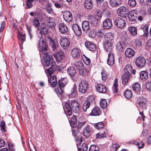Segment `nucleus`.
I'll return each mask as SVG.
<instances>
[{
	"label": "nucleus",
	"mask_w": 151,
	"mask_h": 151,
	"mask_svg": "<svg viewBox=\"0 0 151 151\" xmlns=\"http://www.w3.org/2000/svg\"><path fill=\"white\" fill-rule=\"evenodd\" d=\"M99 147L95 145H91L89 149V151H99Z\"/></svg>",
	"instance_id": "obj_49"
},
{
	"label": "nucleus",
	"mask_w": 151,
	"mask_h": 151,
	"mask_svg": "<svg viewBox=\"0 0 151 151\" xmlns=\"http://www.w3.org/2000/svg\"><path fill=\"white\" fill-rule=\"evenodd\" d=\"M134 53V51L131 48H127L125 52L126 56L129 58L132 57Z\"/></svg>",
	"instance_id": "obj_21"
},
{
	"label": "nucleus",
	"mask_w": 151,
	"mask_h": 151,
	"mask_svg": "<svg viewBox=\"0 0 151 151\" xmlns=\"http://www.w3.org/2000/svg\"><path fill=\"white\" fill-rule=\"evenodd\" d=\"M100 106L101 108L104 109L107 106V103L105 99H101L100 102Z\"/></svg>",
	"instance_id": "obj_45"
},
{
	"label": "nucleus",
	"mask_w": 151,
	"mask_h": 151,
	"mask_svg": "<svg viewBox=\"0 0 151 151\" xmlns=\"http://www.w3.org/2000/svg\"><path fill=\"white\" fill-rule=\"evenodd\" d=\"M128 4L130 6L134 7L136 5V2L135 0H129L128 1Z\"/></svg>",
	"instance_id": "obj_58"
},
{
	"label": "nucleus",
	"mask_w": 151,
	"mask_h": 151,
	"mask_svg": "<svg viewBox=\"0 0 151 151\" xmlns=\"http://www.w3.org/2000/svg\"><path fill=\"white\" fill-rule=\"evenodd\" d=\"M40 24L39 20L35 18L33 21L32 24L36 28L39 27Z\"/></svg>",
	"instance_id": "obj_50"
},
{
	"label": "nucleus",
	"mask_w": 151,
	"mask_h": 151,
	"mask_svg": "<svg viewBox=\"0 0 151 151\" xmlns=\"http://www.w3.org/2000/svg\"><path fill=\"white\" fill-rule=\"evenodd\" d=\"M61 87L59 86L58 87H57L56 88L55 91L57 94L58 95H60L62 94L63 92V91Z\"/></svg>",
	"instance_id": "obj_55"
},
{
	"label": "nucleus",
	"mask_w": 151,
	"mask_h": 151,
	"mask_svg": "<svg viewBox=\"0 0 151 151\" xmlns=\"http://www.w3.org/2000/svg\"><path fill=\"white\" fill-rule=\"evenodd\" d=\"M114 63V54L112 52H109L108 54V58L107 60L108 64L111 66L113 65Z\"/></svg>",
	"instance_id": "obj_18"
},
{
	"label": "nucleus",
	"mask_w": 151,
	"mask_h": 151,
	"mask_svg": "<svg viewBox=\"0 0 151 151\" xmlns=\"http://www.w3.org/2000/svg\"><path fill=\"white\" fill-rule=\"evenodd\" d=\"M146 61L143 57L139 56L137 57L135 63L137 67L142 68L145 64Z\"/></svg>",
	"instance_id": "obj_6"
},
{
	"label": "nucleus",
	"mask_w": 151,
	"mask_h": 151,
	"mask_svg": "<svg viewBox=\"0 0 151 151\" xmlns=\"http://www.w3.org/2000/svg\"><path fill=\"white\" fill-rule=\"evenodd\" d=\"M91 105L90 102L88 101H86L84 102L82 106V109L84 112H86L88 109L90 107Z\"/></svg>",
	"instance_id": "obj_34"
},
{
	"label": "nucleus",
	"mask_w": 151,
	"mask_h": 151,
	"mask_svg": "<svg viewBox=\"0 0 151 151\" xmlns=\"http://www.w3.org/2000/svg\"><path fill=\"white\" fill-rule=\"evenodd\" d=\"M146 87L148 90L151 91V83L147 82L146 84Z\"/></svg>",
	"instance_id": "obj_63"
},
{
	"label": "nucleus",
	"mask_w": 151,
	"mask_h": 151,
	"mask_svg": "<svg viewBox=\"0 0 151 151\" xmlns=\"http://www.w3.org/2000/svg\"><path fill=\"white\" fill-rule=\"evenodd\" d=\"M48 22L49 26L50 28H52L55 25V23L54 19L49 17L47 20Z\"/></svg>",
	"instance_id": "obj_41"
},
{
	"label": "nucleus",
	"mask_w": 151,
	"mask_h": 151,
	"mask_svg": "<svg viewBox=\"0 0 151 151\" xmlns=\"http://www.w3.org/2000/svg\"><path fill=\"white\" fill-rule=\"evenodd\" d=\"M55 58L57 62H59L61 60L64 58V53L62 52H57L55 55Z\"/></svg>",
	"instance_id": "obj_27"
},
{
	"label": "nucleus",
	"mask_w": 151,
	"mask_h": 151,
	"mask_svg": "<svg viewBox=\"0 0 151 151\" xmlns=\"http://www.w3.org/2000/svg\"><path fill=\"white\" fill-rule=\"evenodd\" d=\"M133 90L135 91L138 92L141 89V86L140 84L138 83H135L132 86Z\"/></svg>",
	"instance_id": "obj_43"
},
{
	"label": "nucleus",
	"mask_w": 151,
	"mask_h": 151,
	"mask_svg": "<svg viewBox=\"0 0 151 151\" xmlns=\"http://www.w3.org/2000/svg\"><path fill=\"white\" fill-rule=\"evenodd\" d=\"M89 87L88 82L86 80H82L79 83L78 90L79 92L83 93H85Z\"/></svg>",
	"instance_id": "obj_2"
},
{
	"label": "nucleus",
	"mask_w": 151,
	"mask_h": 151,
	"mask_svg": "<svg viewBox=\"0 0 151 151\" xmlns=\"http://www.w3.org/2000/svg\"><path fill=\"white\" fill-rule=\"evenodd\" d=\"M140 77L143 81L146 80L148 77V73L145 71H141L140 74Z\"/></svg>",
	"instance_id": "obj_32"
},
{
	"label": "nucleus",
	"mask_w": 151,
	"mask_h": 151,
	"mask_svg": "<svg viewBox=\"0 0 151 151\" xmlns=\"http://www.w3.org/2000/svg\"><path fill=\"white\" fill-rule=\"evenodd\" d=\"M88 19L89 21L92 24H96L99 21L97 17L91 15H88Z\"/></svg>",
	"instance_id": "obj_24"
},
{
	"label": "nucleus",
	"mask_w": 151,
	"mask_h": 151,
	"mask_svg": "<svg viewBox=\"0 0 151 151\" xmlns=\"http://www.w3.org/2000/svg\"><path fill=\"white\" fill-rule=\"evenodd\" d=\"M45 62L46 65L47 67H48L49 66L51 65V64L52 65L53 64H54V65H55V62L54 61H51L50 60V61L48 60H45Z\"/></svg>",
	"instance_id": "obj_60"
},
{
	"label": "nucleus",
	"mask_w": 151,
	"mask_h": 151,
	"mask_svg": "<svg viewBox=\"0 0 151 151\" xmlns=\"http://www.w3.org/2000/svg\"><path fill=\"white\" fill-rule=\"evenodd\" d=\"M124 95L125 97L128 99H130L132 96V91L129 90H126L124 92Z\"/></svg>",
	"instance_id": "obj_40"
},
{
	"label": "nucleus",
	"mask_w": 151,
	"mask_h": 151,
	"mask_svg": "<svg viewBox=\"0 0 151 151\" xmlns=\"http://www.w3.org/2000/svg\"><path fill=\"white\" fill-rule=\"evenodd\" d=\"M129 30L130 33L133 35H135L137 34V30L135 27H130L129 28Z\"/></svg>",
	"instance_id": "obj_47"
},
{
	"label": "nucleus",
	"mask_w": 151,
	"mask_h": 151,
	"mask_svg": "<svg viewBox=\"0 0 151 151\" xmlns=\"http://www.w3.org/2000/svg\"><path fill=\"white\" fill-rule=\"evenodd\" d=\"M38 30L39 32H37V34L39 38H42L43 34L46 35L48 32V29L46 24L43 23H41L40 28H38Z\"/></svg>",
	"instance_id": "obj_3"
},
{
	"label": "nucleus",
	"mask_w": 151,
	"mask_h": 151,
	"mask_svg": "<svg viewBox=\"0 0 151 151\" xmlns=\"http://www.w3.org/2000/svg\"><path fill=\"white\" fill-rule=\"evenodd\" d=\"M8 146L9 150L10 151H14V146L12 143L11 142H9L8 144Z\"/></svg>",
	"instance_id": "obj_64"
},
{
	"label": "nucleus",
	"mask_w": 151,
	"mask_h": 151,
	"mask_svg": "<svg viewBox=\"0 0 151 151\" xmlns=\"http://www.w3.org/2000/svg\"><path fill=\"white\" fill-rule=\"evenodd\" d=\"M56 70V66L54 64H52L49 68L45 70V71L47 76H50L53 74L54 71Z\"/></svg>",
	"instance_id": "obj_17"
},
{
	"label": "nucleus",
	"mask_w": 151,
	"mask_h": 151,
	"mask_svg": "<svg viewBox=\"0 0 151 151\" xmlns=\"http://www.w3.org/2000/svg\"><path fill=\"white\" fill-rule=\"evenodd\" d=\"M118 79L117 78H116L115 80V83L113 84L112 88L113 91L115 93H116L118 91Z\"/></svg>",
	"instance_id": "obj_46"
},
{
	"label": "nucleus",
	"mask_w": 151,
	"mask_h": 151,
	"mask_svg": "<svg viewBox=\"0 0 151 151\" xmlns=\"http://www.w3.org/2000/svg\"><path fill=\"white\" fill-rule=\"evenodd\" d=\"M124 70V74L130 76L132 73L134 75L135 74V70H133L132 66L128 64L126 65Z\"/></svg>",
	"instance_id": "obj_5"
},
{
	"label": "nucleus",
	"mask_w": 151,
	"mask_h": 151,
	"mask_svg": "<svg viewBox=\"0 0 151 151\" xmlns=\"http://www.w3.org/2000/svg\"><path fill=\"white\" fill-rule=\"evenodd\" d=\"M146 100L144 98H140L138 101V106L139 108L145 109L146 107Z\"/></svg>",
	"instance_id": "obj_26"
},
{
	"label": "nucleus",
	"mask_w": 151,
	"mask_h": 151,
	"mask_svg": "<svg viewBox=\"0 0 151 151\" xmlns=\"http://www.w3.org/2000/svg\"><path fill=\"white\" fill-rule=\"evenodd\" d=\"M96 35V30L94 29H92L90 31L89 34V37L91 38L94 37Z\"/></svg>",
	"instance_id": "obj_52"
},
{
	"label": "nucleus",
	"mask_w": 151,
	"mask_h": 151,
	"mask_svg": "<svg viewBox=\"0 0 151 151\" xmlns=\"http://www.w3.org/2000/svg\"><path fill=\"white\" fill-rule=\"evenodd\" d=\"M101 114L100 109L98 106L95 107L92 110L91 115L92 116H98Z\"/></svg>",
	"instance_id": "obj_22"
},
{
	"label": "nucleus",
	"mask_w": 151,
	"mask_h": 151,
	"mask_svg": "<svg viewBox=\"0 0 151 151\" xmlns=\"http://www.w3.org/2000/svg\"><path fill=\"white\" fill-rule=\"evenodd\" d=\"M113 42L111 41H106L104 43V50L106 51L109 52H112V44Z\"/></svg>",
	"instance_id": "obj_13"
},
{
	"label": "nucleus",
	"mask_w": 151,
	"mask_h": 151,
	"mask_svg": "<svg viewBox=\"0 0 151 151\" xmlns=\"http://www.w3.org/2000/svg\"><path fill=\"white\" fill-rule=\"evenodd\" d=\"M67 72L68 74L71 76H74L76 73V70L74 67H69L68 68Z\"/></svg>",
	"instance_id": "obj_33"
},
{
	"label": "nucleus",
	"mask_w": 151,
	"mask_h": 151,
	"mask_svg": "<svg viewBox=\"0 0 151 151\" xmlns=\"http://www.w3.org/2000/svg\"><path fill=\"white\" fill-rule=\"evenodd\" d=\"M64 111L67 112L68 115L70 116L72 114V111L75 113L78 114L80 111V109L79 103L75 100H72L70 104L65 103L63 107Z\"/></svg>",
	"instance_id": "obj_1"
},
{
	"label": "nucleus",
	"mask_w": 151,
	"mask_h": 151,
	"mask_svg": "<svg viewBox=\"0 0 151 151\" xmlns=\"http://www.w3.org/2000/svg\"><path fill=\"white\" fill-rule=\"evenodd\" d=\"M48 81L52 87H55L57 84L56 77L55 76H50L48 78Z\"/></svg>",
	"instance_id": "obj_20"
},
{
	"label": "nucleus",
	"mask_w": 151,
	"mask_h": 151,
	"mask_svg": "<svg viewBox=\"0 0 151 151\" xmlns=\"http://www.w3.org/2000/svg\"><path fill=\"white\" fill-rule=\"evenodd\" d=\"M92 0H85L83 5L84 7L88 9H91L93 7Z\"/></svg>",
	"instance_id": "obj_23"
},
{
	"label": "nucleus",
	"mask_w": 151,
	"mask_h": 151,
	"mask_svg": "<svg viewBox=\"0 0 151 151\" xmlns=\"http://www.w3.org/2000/svg\"><path fill=\"white\" fill-rule=\"evenodd\" d=\"M114 35L111 32H108L105 35V39L106 41L114 42Z\"/></svg>",
	"instance_id": "obj_25"
},
{
	"label": "nucleus",
	"mask_w": 151,
	"mask_h": 151,
	"mask_svg": "<svg viewBox=\"0 0 151 151\" xmlns=\"http://www.w3.org/2000/svg\"><path fill=\"white\" fill-rule=\"evenodd\" d=\"M54 2V6L57 8H63V7L65 6L64 4L63 3L60 2V3H58L59 2Z\"/></svg>",
	"instance_id": "obj_48"
},
{
	"label": "nucleus",
	"mask_w": 151,
	"mask_h": 151,
	"mask_svg": "<svg viewBox=\"0 0 151 151\" xmlns=\"http://www.w3.org/2000/svg\"><path fill=\"white\" fill-rule=\"evenodd\" d=\"M102 79L104 81H106L108 78L107 75L104 73L102 72L101 73Z\"/></svg>",
	"instance_id": "obj_62"
},
{
	"label": "nucleus",
	"mask_w": 151,
	"mask_h": 151,
	"mask_svg": "<svg viewBox=\"0 0 151 151\" xmlns=\"http://www.w3.org/2000/svg\"><path fill=\"white\" fill-rule=\"evenodd\" d=\"M85 45L88 50L92 51H95L96 48V45L92 42L87 41L85 43Z\"/></svg>",
	"instance_id": "obj_11"
},
{
	"label": "nucleus",
	"mask_w": 151,
	"mask_h": 151,
	"mask_svg": "<svg viewBox=\"0 0 151 151\" xmlns=\"http://www.w3.org/2000/svg\"><path fill=\"white\" fill-rule=\"evenodd\" d=\"M40 38V40L38 43V47L40 50L45 51L47 50V46L46 42L42 40V38Z\"/></svg>",
	"instance_id": "obj_12"
},
{
	"label": "nucleus",
	"mask_w": 151,
	"mask_h": 151,
	"mask_svg": "<svg viewBox=\"0 0 151 151\" xmlns=\"http://www.w3.org/2000/svg\"><path fill=\"white\" fill-rule=\"evenodd\" d=\"M127 9V8L125 6H121L117 9V14L119 16H121V14H125Z\"/></svg>",
	"instance_id": "obj_30"
},
{
	"label": "nucleus",
	"mask_w": 151,
	"mask_h": 151,
	"mask_svg": "<svg viewBox=\"0 0 151 151\" xmlns=\"http://www.w3.org/2000/svg\"><path fill=\"white\" fill-rule=\"evenodd\" d=\"M74 65L78 70L82 69L84 67V64L83 63L80 61L75 62Z\"/></svg>",
	"instance_id": "obj_38"
},
{
	"label": "nucleus",
	"mask_w": 151,
	"mask_h": 151,
	"mask_svg": "<svg viewBox=\"0 0 151 151\" xmlns=\"http://www.w3.org/2000/svg\"><path fill=\"white\" fill-rule=\"evenodd\" d=\"M132 144L137 145L139 149L142 148L144 146V144L142 142H139L137 140L132 141L130 142Z\"/></svg>",
	"instance_id": "obj_36"
},
{
	"label": "nucleus",
	"mask_w": 151,
	"mask_h": 151,
	"mask_svg": "<svg viewBox=\"0 0 151 151\" xmlns=\"http://www.w3.org/2000/svg\"><path fill=\"white\" fill-rule=\"evenodd\" d=\"M26 35L25 34H19L18 35V38L19 40H21L22 42L25 40Z\"/></svg>",
	"instance_id": "obj_56"
},
{
	"label": "nucleus",
	"mask_w": 151,
	"mask_h": 151,
	"mask_svg": "<svg viewBox=\"0 0 151 151\" xmlns=\"http://www.w3.org/2000/svg\"><path fill=\"white\" fill-rule=\"evenodd\" d=\"M94 126L97 129L102 128L104 127V124L102 122H99L95 124Z\"/></svg>",
	"instance_id": "obj_53"
},
{
	"label": "nucleus",
	"mask_w": 151,
	"mask_h": 151,
	"mask_svg": "<svg viewBox=\"0 0 151 151\" xmlns=\"http://www.w3.org/2000/svg\"><path fill=\"white\" fill-rule=\"evenodd\" d=\"M58 26L59 31L61 33L65 34L68 31V27L66 24L64 23H59Z\"/></svg>",
	"instance_id": "obj_15"
},
{
	"label": "nucleus",
	"mask_w": 151,
	"mask_h": 151,
	"mask_svg": "<svg viewBox=\"0 0 151 151\" xmlns=\"http://www.w3.org/2000/svg\"><path fill=\"white\" fill-rule=\"evenodd\" d=\"M78 70H79V74L81 75L84 76L85 75L86 73V70L84 68V67L82 69H79Z\"/></svg>",
	"instance_id": "obj_59"
},
{
	"label": "nucleus",
	"mask_w": 151,
	"mask_h": 151,
	"mask_svg": "<svg viewBox=\"0 0 151 151\" xmlns=\"http://www.w3.org/2000/svg\"><path fill=\"white\" fill-rule=\"evenodd\" d=\"M82 27L83 30L87 31L90 29L89 23L87 21H84L82 23Z\"/></svg>",
	"instance_id": "obj_31"
},
{
	"label": "nucleus",
	"mask_w": 151,
	"mask_h": 151,
	"mask_svg": "<svg viewBox=\"0 0 151 151\" xmlns=\"http://www.w3.org/2000/svg\"><path fill=\"white\" fill-rule=\"evenodd\" d=\"M130 76L124 74L122 77V83L123 84H126L128 82Z\"/></svg>",
	"instance_id": "obj_37"
},
{
	"label": "nucleus",
	"mask_w": 151,
	"mask_h": 151,
	"mask_svg": "<svg viewBox=\"0 0 151 151\" xmlns=\"http://www.w3.org/2000/svg\"><path fill=\"white\" fill-rule=\"evenodd\" d=\"M97 91L101 93H105L107 91L106 86L103 84H97L95 86Z\"/></svg>",
	"instance_id": "obj_14"
},
{
	"label": "nucleus",
	"mask_w": 151,
	"mask_h": 151,
	"mask_svg": "<svg viewBox=\"0 0 151 151\" xmlns=\"http://www.w3.org/2000/svg\"><path fill=\"white\" fill-rule=\"evenodd\" d=\"M0 126L1 128V130L3 132H5V123L3 121H1L0 123Z\"/></svg>",
	"instance_id": "obj_57"
},
{
	"label": "nucleus",
	"mask_w": 151,
	"mask_h": 151,
	"mask_svg": "<svg viewBox=\"0 0 151 151\" xmlns=\"http://www.w3.org/2000/svg\"><path fill=\"white\" fill-rule=\"evenodd\" d=\"M138 16L137 11L134 10L131 11L128 15V18L130 22L134 21Z\"/></svg>",
	"instance_id": "obj_16"
},
{
	"label": "nucleus",
	"mask_w": 151,
	"mask_h": 151,
	"mask_svg": "<svg viewBox=\"0 0 151 151\" xmlns=\"http://www.w3.org/2000/svg\"><path fill=\"white\" fill-rule=\"evenodd\" d=\"M124 45H122L121 43L120 42H117L116 45V48L119 52H122L124 51Z\"/></svg>",
	"instance_id": "obj_44"
},
{
	"label": "nucleus",
	"mask_w": 151,
	"mask_h": 151,
	"mask_svg": "<svg viewBox=\"0 0 151 151\" xmlns=\"http://www.w3.org/2000/svg\"><path fill=\"white\" fill-rule=\"evenodd\" d=\"M103 26L107 29H110L112 26L111 21L109 19H106L103 22Z\"/></svg>",
	"instance_id": "obj_19"
},
{
	"label": "nucleus",
	"mask_w": 151,
	"mask_h": 151,
	"mask_svg": "<svg viewBox=\"0 0 151 151\" xmlns=\"http://www.w3.org/2000/svg\"><path fill=\"white\" fill-rule=\"evenodd\" d=\"M119 147V145L116 143L112 144L110 149L111 151H116Z\"/></svg>",
	"instance_id": "obj_51"
},
{
	"label": "nucleus",
	"mask_w": 151,
	"mask_h": 151,
	"mask_svg": "<svg viewBox=\"0 0 151 151\" xmlns=\"http://www.w3.org/2000/svg\"><path fill=\"white\" fill-rule=\"evenodd\" d=\"M83 61L86 65H89L91 63L90 59L86 56L85 57V59H84Z\"/></svg>",
	"instance_id": "obj_61"
},
{
	"label": "nucleus",
	"mask_w": 151,
	"mask_h": 151,
	"mask_svg": "<svg viewBox=\"0 0 151 151\" xmlns=\"http://www.w3.org/2000/svg\"><path fill=\"white\" fill-rule=\"evenodd\" d=\"M64 19L67 22H71L73 19L72 14L69 11H65L63 12Z\"/></svg>",
	"instance_id": "obj_7"
},
{
	"label": "nucleus",
	"mask_w": 151,
	"mask_h": 151,
	"mask_svg": "<svg viewBox=\"0 0 151 151\" xmlns=\"http://www.w3.org/2000/svg\"><path fill=\"white\" fill-rule=\"evenodd\" d=\"M61 46L64 49H67L70 45V42L66 38H62L60 41Z\"/></svg>",
	"instance_id": "obj_10"
},
{
	"label": "nucleus",
	"mask_w": 151,
	"mask_h": 151,
	"mask_svg": "<svg viewBox=\"0 0 151 151\" xmlns=\"http://www.w3.org/2000/svg\"><path fill=\"white\" fill-rule=\"evenodd\" d=\"M110 5L112 7H116L121 3V0H110Z\"/></svg>",
	"instance_id": "obj_29"
},
{
	"label": "nucleus",
	"mask_w": 151,
	"mask_h": 151,
	"mask_svg": "<svg viewBox=\"0 0 151 151\" xmlns=\"http://www.w3.org/2000/svg\"><path fill=\"white\" fill-rule=\"evenodd\" d=\"M90 133V130L89 126L87 125L83 130V135L86 137H87L89 135Z\"/></svg>",
	"instance_id": "obj_39"
},
{
	"label": "nucleus",
	"mask_w": 151,
	"mask_h": 151,
	"mask_svg": "<svg viewBox=\"0 0 151 151\" xmlns=\"http://www.w3.org/2000/svg\"><path fill=\"white\" fill-rule=\"evenodd\" d=\"M68 82L66 78H63L59 80L58 83V86L63 87L66 85Z\"/></svg>",
	"instance_id": "obj_28"
},
{
	"label": "nucleus",
	"mask_w": 151,
	"mask_h": 151,
	"mask_svg": "<svg viewBox=\"0 0 151 151\" xmlns=\"http://www.w3.org/2000/svg\"><path fill=\"white\" fill-rule=\"evenodd\" d=\"M116 26L119 28H122L125 26L126 24L125 20L121 17H118L114 21Z\"/></svg>",
	"instance_id": "obj_4"
},
{
	"label": "nucleus",
	"mask_w": 151,
	"mask_h": 151,
	"mask_svg": "<svg viewBox=\"0 0 151 151\" xmlns=\"http://www.w3.org/2000/svg\"><path fill=\"white\" fill-rule=\"evenodd\" d=\"M106 130L104 129L103 132H101L97 133L96 134V138L97 139L104 137L106 136Z\"/></svg>",
	"instance_id": "obj_35"
},
{
	"label": "nucleus",
	"mask_w": 151,
	"mask_h": 151,
	"mask_svg": "<svg viewBox=\"0 0 151 151\" xmlns=\"http://www.w3.org/2000/svg\"><path fill=\"white\" fill-rule=\"evenodd\" d=\"M70 124L72 127H74L76 126L77 123V119L76 117L73 116L70 120H69Z\"/></svg>",
	"instance_id": "obj_42"
},
{
	"label": "nucleus",
	"mask_w": 151,
	"mask_h": 151,
	"mask_svg": "<svg viewBox=\"0 0 151 151\" xmlns=\"http://www.w3.org/2000/svg\"><path fill=\"white\" fill-rule=\"evenodd\" d=\"M144 34H145V36L147 37L148 35V27L147 26L145 25L142 28Z\"/></svg>",
	"instance_id": "obj_54"
},
{
	"label": "nucleus",
	"mask_w": 151,
	"mask_h": 151,
	"mask_svg": "<svg viewBox=\"0 0 151 151\" xmlns=\"http://www.w3.org/2000/svg\"><path fill=\"white\" fill-rule=\"evenodd\" d=\"M72 29L77 36L79 37L82 34L81 28L77 24H73L72 26Z\"/></svg>",
	"instance_id": "obj_8"
},
{
	"label": "nucleus",
	"mask_w": 151,
	"mask_h": 151,
	"mask_svg": "<svg viewBox=\"0 0 151 151\" xmlns=\"http://www.w3.org/2000/svg\"><path fill=\"white\" fill-rule=\"evenodd\" d=\"M81 50L78 47H76L73 49L71 52V54L73 58L77 59L80 56Z\"/></svg>",
	"instance_id": "obj_9"
}]
</instances>
